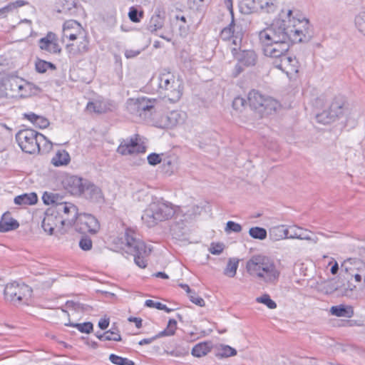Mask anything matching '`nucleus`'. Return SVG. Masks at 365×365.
Segmentation results:
<instances>
[{
	"label": "nucleus",
	"instance_id": "obj_1",
	"mask_svg": "<svg viewBox=\"0 0 365 365\" xmlns=\"http://www.w3.org/2000/svg\"><path fill=\"white\" fill-rule=\"evenodd\" d=\"M259 39L264 54L274 60L287 53L291 46L284 20H276L269 27L259 31Z\"/></svg>",
	"mask_w": 365,
	"mask_h": 365
},
{
	"label": "nucleus",
	"instance_id": "obj_2",
	"mask_svg": "<svg viewBox=\"0 0 365 365\" xmlns=\"http://www.w3.org/2000/svg\"><path fill=\"white\" fill-rule=\"evenodd\" d=\"M246 269L251 276L267 284H275L280 274L274 260L261 255L252 256L247 262Z\"/></svg>",
	"mask_w": 365,
	"mask_h": 365
},
{
	"label": "nucleus",
	"instance_id": "obj_3",
	"mask_svg": "<svg viewBox=\"0 0 365 365\" xmlns=\"http://www.w3.org/2000/svg\"><path fill=\"white\" fill-rule=\"evenodd\" d=\"M121 240L122 249L125 252L133 255L135 264L140 268L146 267L145 258L151 252V249L147 247L145 242L139 238L138 234L134 230L128 228Z\"/></svg>",
	"mask_w": 365,
	"mask_h": 365
},
{
	"label": "nucleus",
	"instance_id": "obj_4",
	"mask_svg": "<svg viewBox=\"0 0 365 365\" xmlns=\"http://www.w3.org/2000/svg\"><path fill=\"white\" fill-rule=\"evenodd\" d=\"M178 207L163 199L151 202L141 217L143 223L153 227L160 222L173 217L178 212Z\"/></svg>",
	"mask_w": 365,
	"mask_h": 365
},
{
	"label": "nucleus",
	"instance_id": "obj_5",
	"mask_svg": "<svg viewBox=\"0 0 365 365\" xmlns=\"http://www.w3.org/2000/svg\"><path fill=\"white\" fill-rule=\"evenodd\" d=\"M16 139L21 150L29 154L38 153L41 146L45 150L52 147L51 142L43 134L30 128L19 130L16 135Z\"/></svg>",
	"mask_w": 365,
	"mask_h": 365
},
{
	"label": "nucleus",
	"instance_id": "obj_6",
	"mask_svg": "<svg viewBox=\"0 0 365 365\" xmlns=\"http://www.w3.org/2000/svg\"><path fill=\"white\" fill-rule=\"evenodd\" d=\"M63 36L71 41L78 40L76 44L67 45L66 49L70 56L75 57L88 51V40L85 31L76 21L71 20L63 24Z\"/></svg>",
	"mask_w": 365,
	"mask_h": 365
},
{
	"label": "nucleus",
	"instance_id": "obj_7",
	"mask_svg": "<svg viewBox=\"0 0 365 365\" xmlns=\"http://www.w3.org/2000/svg\"><path fill=\"white\" fill-rule=\"evenodd\" d=\"M158 92L171 102H177L182 95V83L170 72L162 73L158 78Z\"/></svg>",
	"mask_w": 365,
	"mask_h": 365
},
{
	"label": "nucleus",
	"instance_id": "obj_8",
	"mask_svg": "<svg viewBox=\"0 0 365 365\" xmlns=\"http://www.w3.org/2000/svg\"><path fill=\"white\" fill-rule=\"evenodd\" d=\"M156 103V99L146 97L129 98L126 103V108L132 115L139 116L143 119H148L155 112V104Z\"/></svg>",
	"mask_w": 365,
	"mask_h": 365
},
{
	"label": "nucleus",
	"instance_id": "obj_9",
	"mask_svg": "<svg viewBox=\"0 0 365 365\" xmlns=\"http://www.w3.org/2000/svg\"><path fill=\"white\" fill-rule=\"evenodd\" d=\"M285 31L289 35V43L308 42L312 36V33L309 27V21L306 19L302 20L294 19L292 26L287 25L284 21Z\"/></svg>",
	"mask_w": 365,
	"mask_h": 365
},
{
	"label": "nucleus",
	"instance_id": "obj_10",
	"mask_svg": "<svg viewBox=\"0 0 365 365\" xmlns=\"http://www.w3.org/2000/svg\"><path fill=\"white\" fill-rule=\"evenodd\" d=\"M4 293L7 301L13 304H20L28 300L31 295L32 289L25 284L14 282L6 284Z\"/></svg>",
	"mask_w": 365,
	"mask_h": 365
},
{
	"label": "nucleus",
	"instance_id": "obj_11",
	"mask_svg": "<svg viewBox=\"0 0 365 365\" xmlns=\"http://www.w3.org/2000/svg\"><path fill=\"white\" fill-rule=\"evenodd\" d=\"M57 215L63 220L66 226L71 227L77 220L78 212L77 207L71 202H63L56 206H51Z\"/></svg>",
	"mask_w": 365,
	"mask_h": 365
},
{
	"label": "nucleus",
	"instance_id": "obj_12",
	"mask_svg": "<svg viewBox=\"0 0 365 365\" xmlns=\"http://www.w3.org/2000/svg\"><path fill=\"white\" fill-rule=\"evenodd\" d=\"M275 68L282 71L287 76L292 77L299 71V64L295 57L289 55L288 52L273 61Z\"/></svg>",
	"mask_w": 365,
	"mask_h": 365
},
{
	"label": "nucleus",
	"instance_id": "obj_13",
	"mask_svg": "<svg viewBox=\"0 0 365 365\" xmlns=\"http://www.w3.org/2000/svg\"><path fill=\"white\" fill-rule=\"evenodd\" d=\"M63 226H66V224L61 217L57 215L53 208L51 206L48 208L41 223L44 231L53 235L55 228H62Z\"/></svg>",
	"mask_w": 365,
	"mask_h": 365
},
{
	"label": "nucleus",
	"instance_id": "obj_14",
	"mask_svg": "<svg viewBox=\"0 0 365 365\" xmlns=\"http://www.w3.org/2000/svg\"><path fill=\"white\" fill-rule=\"evenodd\" d=\"M146 148L143 144L138 142L137 138H130L123 140L118 146L117 151L118 153L125 155L134 153H145Z\"/></svg>",
	"mask_w": 365,
	"mask_h": 365
},
{
	"label": "nucleus",
	"instance_id": "obj_15",
	"mask_svg": "<svg viewBox=\"0 0 365 365\" xmlns=\"http://www.w3.org/2000/svg\"><path fill=\"white\" fill-rule=\"evenodd\" d=\"M231 51L237 61L245 67L253 66L257 63V55L253 50L238 51L237 47H233Z\"/></svg>",
	"mask_w": 365,
	"mask_h": 365
},
{
	"label": "nucleus",
	"instance_id": "obj_16",
	"mask_svg": "<svg viewBox=\"0 0 365 365\" xmlns=\"http://www.w3.org/2000/svg\"><path fill=\"white\" fill-rule=\"evenodd\" d=\"M38 46L41 50L50 53L58 54L61 51L57 36L53 32H48L45 37L41 38L38 41Z\"/></svg>",
	"mask_w": 365,
	"mask_h": 365
},
{
	"label": "nucleus",
	"instance_id": "obj_17",
	"mask_svg": "<svg viewBox=\"0 0 365 365\" xmlns=\"http://www.w3.org/2000/svg\"><path fill=\"white\" fill-rule=\"evenodd\" d=\"M79 230L82 232L96 234L100 229L98 220L90 214H83L79 218Z\"/></svg>",
	"mask_w": 365,
	"mask_h": 365
},
{
	"label": "nucleus",
	"instance_id": "obj_18",
	"mask_svg": "<svg viewBox=\"0 0 365 365\" xmlns=\"http://www.w3.org/2000/svg\"><path fill=\"white\" fill-rule=\"evenodd\" d=\"M174 216L175 219L170 226V232L174 238L179 239L185 235L186 224L188 220L178 210Z\"/></svg>",
	"mask_w": 365,
	"mask_h": 365
},
{
	"label": "nucleus",
	"instance_id": "obj_19",
	"mask_svg": "<svg viewBox=\"0 0 365 365\" xmlns=\"http://www.w3.org/2000/svg\"><path fill=\"white\" fill-rule=\"evenodd\" d=\"M87 180L73 175L68 177L64 181L66 189L73 195H80L83 191Z\"/></svg>",
	"mask_w": 365,
	"mask_h": 365
},
{
	"label": "nucleus",
	"instance_id": "obj_20",
	"mask_svg": "<svg viewBox=\"0 0 365 365\" xmlns=\"http://www.w3.org/2000/svg\"><path fill=\"white\" fill-rule=\"evenodd\" d=\"M185 114L184 113L173 110L162 117V121L164 125L168 128H173L184 122Z\"/></svg>",
	"mask_w": 365,
	"mask_h": 365
},
{
	"label": "nucleus",
	"instance_id": "obj_21",
	"mask_svg": "<svg viewBox=\"0 0 365 365\" xmlns=\"http://www.w3.org/2000/svg\"><path fill=\"white\" fill-rule=\"evenodd\" d=\"M82 194L85 197L90 199L94 202H101L103 200V194L101 190L96 185L88 182V181L84 186Z\"/></svg>",
	"mask_w": 365,
	"mask_h": 365
},
{
	"label": "nucleus",
	"instance_id": "obj_22",
	"mask_svg": "<svg viewBox=\"0 0 365 365\" xmlns=\"http://www.w3.org/2000/svg\"><path fill=\"white\" fill-rule=\"evenodd\" d=\"M19 227V223L17 220L12 218L10 213H4L0 220V232H6L11 230H14Z\"/></svg>",
	"mask_w": 365,
	"mask_h": 365
},
{
	"label": "nucleus",
	"instance_id": "obj_23",
	"mask_svg": "<svg viewBox=\"0 0 365 365\" xmlns=\"http://www.w3.org/2000/svg\"><path fill=\"white\" fill-rule=\"evenodd\" d=\"M266 97L259 91L252 90L248 94V101L251 107L259 112L262 111V106Z\"/></svg>",
	"mask_w": 365,
	"mask_h": 365
},
{
	"label": "nucleus",
	"instance_id": "obj_24",
	"mask_svg": "<svg viewBox=\"0 0 365 365\" xmlns=\"http://www.w3.org/2000/svg\"><path fill=\"white\" fill-rule=\"evenodd\" d=\"M307 230H303L301 227H292L289 230V234L288 236V239H299V240H304L307 241H311L314 243L317 242V238L311 237L307 233Z\"/></svg>",
	"mask_w": 365,
	"mask_h": 365
},
{
	"label": "nucleus",
	"instance_id": "obj_25",
	"mask_svg": "<svg viewBox=\"0 0 365 365\" xmlns=\"http://www.w3.org/2000/svg\"><path fill=\"white\" fill-rule=\"evenodd\" d=\"M14 201L18 205H33L37 202L38 197L35 192L25 193L16 196Z\"/></svg>",
	"mask_w": 365,
	"mask_h": 365
},
{
	"label": "nucleus",
	"instance_id": "obj_26",
	"mask_svg": "<svg viewBox=\"0 0 365 365\" xmlns=\"http://www.w3.org/2000/svg\"><path fill=\"white\" fill-rule=\"evenodd\" d=\"M24 118L31 122L36 127L46 128L49 125V121L43 116L38 115L34 113L24 114Z\"/></svg>",
	"mask_w": 365,
	"mask_h": 365
},
{
	"label": "nucleus",
	"instance_id": "obj_27",
	"mask_svg": "<svg viewBox=\"0 0 365 365\" xmlns=\"http://www.w3.org/2000/svg\"><path fill=\"white\" fill-rule=\"evenodd\" d=\"M259 8L263 9L264 5L259 4L256 0H245L240 5L241 12L244 14L256 12Z\"/></svg>",
	"mask_w": 365,
	"mask_h": 365
},
{
	"label": "nucleus",
	"instance_id": "obj_28",
	"mask_svg": "<svg viewBox=\"0 0 365 365\" xmlns=\"http://www.w3.org/2000/svg\"><path fill=\"white\" fill-rule=\"evenodd\" d=\"M86 109L89 112L101 114L106 113L109 110L108 105L102 101H90L86 106Z\"/></svg>",
	"mask_w": 365,
	"mask_h": 365
},
{
	"label": "nucleus",
	"instance_id": "obj_29",
	"mask_svg": "<svg viewBox=\"0 0 365 365\" xmlns=\"http://www.w3.org/2000/svg\"><path fill=\"white\" fill-rule=\"evenodd\" d=\"M332 315L350 318L354 315V310L351 307L338 305L333 306L330 309Z\"/></svg>",
	"mask_w": 365,
	"mask_h": 365
},
{
	"label": "nucleus",
	"instance_id": "obj_30",
	"mask_svg": "<svg viewBox=\"0 0 365 365\" xmlns=\"http://www.w3.org/2000/svg\"><path fill=\"white\" fill-rule=\"evenodd\" d=\"M289 234V230L286 228L284 225L273 227L269 230V236L273 240L288 238Z\"/></svg>",
	"mask_w": 365,
	"mask_h": 365
},
{
	"label": "nucleus",
	"instance_id": "obj_31",
	"mask_svg": "<svg viewBox=\"0 0 365 365\" xmlns=\"http://www.w3.org/2000/svg\"><path fill=\"white\" fill-rule=\"evenodd\" d=\"M240 26L236 25L235 23L234 18H232V21L230 24L225 27L220 32V38L223 41H230L232 38L235 35L236 32H238L237 30Z\"/></svg>",
	"mask_w": 365,
	"mask_h": 365
},
{
	"label": "nucleus",
	"instance_id": "obj_32",
	"mask_svg": "<svg viewBox=\"0 0 365 365\" xmlns=\"http://www.w3.org/2000/svg\"><path fill=\"white\" fill-rule=\"evenodd\" d=\"M211 347V342L210 341L200 342L194 346L191 354L195 357H202L210 351Z\"/></svg>",
	"mask_w": 365,
	"mask_h": 365
},
{
	"label": "nucleus",
	"instance_id": "obj_33",
	"mask_svg": "<svg viewBox=\"0 0 365 365\" xmlns=\"http://www.w3.org/2000/svg\"><path fill=\"white\" fill-rule=\"evenodd\" d=\"M43 202L46 205L56 206L59 203H63V197L56 192H45L42 196Z\"/></svg>",
	"mask_w": 365,
	"mask_h": 365
},
{
	"label": "nucleus",
	"instance_id": "obj_34",
	"mask_svg": "<svg viewBox=\"0 0 365 365\" xmlns=\"http://www.w3.org/2000/svg\"><path fill=\"white\" fill-rule=\"evenodd\" d=\"M279 106L280 104L277 101L271 97H266L262 112L267 115L272 114V113L276 111Z\"/></svg>",
	"mask_w": 365,
	"mask_h": 365
},
{
	"label": "nucleus",
	"instance_id": "obj_35",
	"mask_svg": "<svg viewBox=\"0 0 365 365\" xmlns=\"http://www.w3.org/2000/svg\"><path fill=\"white\" fill-rule=\"evenodd\" d=\"M28 2L24 1V0H17L14 2L9 3L4 7L0 9V19L5 18L7 14L11 11H13L14 9L23 6L26 4H27Z\"/></svg>",
	"mask_w": 365,
	"mask_h": 365
},
{
	"label": "nucleus",
	"instance_id": "obj_36",
	"mask_svg": "<svg viewBox=\"0 0 365 365\" xmlns=\"http://www.w3.org/2000/svg\"><path fill=\"white\" fill-rule=\"evenodd\" d=\"M70 161V156L68 153L65 151H58L52 158V163L55 166H61L67 165Z\"/></svg>",
	"mask_w": 365,
	"mask_h": 365
},
{
	"label": "nucleus",
	"instance_id": "obj_37",
	"mask_svg": "<svg viewBox=\"0 0 365 365\" xmlns=\"http://www.w3.org/2000/svg\"><path fill=\"white\" fill-rule=\"evenodd\" d=\"M163 24L164 20L160 15H153L148 24L147 29L151 33H153L160 29Z\"/></svg>",
	"mask_w": 365,
	"mask_h": 365
},
{
	"label": "nucleus",
	"instance_id": "obj_38",
	"mask_svg": "<svg viewBox=\"0 0 365 365\" xmlns=\"http://www.w3.org/2000/svg\"><path fill=\"white\" fill-rule=\"evenodd\" d=\"M178 211L182 214V216L184 217H187V220H192L193 217H195L196 215H198L200 214L202 207L197 206V205H192L190 207H187L186 210H181L179 207H178Z\"/></svg>",
	"mask_w": 365,
	"mask_h": 365
},
{
	"label": "nucleus",
	"instance_id": "obj_39",
	"mask_svg": "<svg viewBox=\"0 0 365 365\" xmlns=\"http://www.w3.org/2000/svg\"><path fill=\"white\" fill-rule=\"evenodd\" d=\"M236 354L237 351L234 348L228 345H220L217 349L216 356L220 358H224L235 356Z\"/></svg>",
	"mask_w": 365,
	"mask_h": 365
},
{
	"label": "nucleus",
	"instance_id": "obj_40",
	"mask_svg": "<svg viewBox=\"0 0 365 365\" xmlns=\"http://www.w3.org/2000/svg\"><path fill=\"white\" fill-rule=\"evenodd\" d=\"M249 235L254 239L263 240L267 238V230L260 227H252L249 230Z\"/></svg>",
	"mask_w": 365,
	"mask_h": 365
},
{
	"label": "nucleus",
	"instance_id": "obj_41",
	"mask_svg": "<svg viewBox=\"0 0 365 365\" xmlns=\"http://www.w3.org/2000/svg\"><path fill=\"white\" fill-rule=\"evenodd\" d=\"M239 260L230 259L226 268L224 270V274L230 277H234L236 274L238 267Z\"/></svg>",
	"mask_w": 365,
	"mask_h": 365
},
{
	"label": "nucleus",
	"instance_id": "obj_42",
	"mask_svg": "<svg viewBox=\"0 0 365 365\" xmlns=\"http://www.w3.org/2000/svg\"><path fill=\"white\" fill-rule=\"evenodd\" d=\"M176 329L177 322L176 320L171 319L168 321V324L166 329L159 332L157 334V337L160 338L166 336H173L175 334Z\"/></svg>",
	"mask_w": 365,
	"mask_h": 365
},
{
	"label": "nucleus",
	"instance_id": "obj_43",
	"mask_svg": "<svg viewBox=\"0 0 365 365\" xmlns=\"http://www.w3.org/2000/svg\"><path fill=\"white\" fill-rule=\"evenodd\" d=\"M329 110L331 113L332 118H339L344 113L343 104L337 101L331 103L329 107Z\"/></svg>",
	"mask_w": 365,
	"mask_h": 365
},
{
	"label": "nucleus",
	"instance_id": "obj_44",
	"mask_svg": "<svg viewBox=\"0 0 365 365\" xmlns=\"http://www.w3.org/2000/svg\"><path fill=\"white\" fill-rule=\"evenodd\" d=\"M110 361L115 365H135L134 361L114 354L109 356Z\"/></svg>",
	"mask_w": 365,
	"mask_h": 365
},
{
	"label": "nucleus",
	"instance_id": "obj_45",
	"mask_svg": "<svg viewBox=\"0 0 365 365\" xmlns=\"http://www.w3.org/2000/svg\"><path fill=\"white\" fill-rule=\"evenodd\" d=\"M354 23L358 31L365 36V11L356 16Z\"/></svg>",
	"mask_w": 365,
	"mask_h": 365
},
{
	"label": "nucleus",
	"instance_id": "obj_46",
	"mask_svg": "<svg viewBox=\"0 0 365 365\" xmlns=\"http://www.w3.org/2000/svg\"><path fill=\"white\" fill-rule=\"evenodd\" d=\"M35 66L36 71L41 73H45L49 68L56 69V66L53 63L40 59L36 61Z\"/></svg>",
	"mask_w": 365,
	"mask_h": 365
},
{
	"label": "nucleus",
	"instance_id": "obj_47",
	"mask_svg": "<svg viewBox=\"0 0 365 365\" xmlns=\"http://www.w3.org/2000/svg\"><path fill=\"white\" fill-rule=\"evenodd\" d=\"M331 115H331V111L329 110V109H328L327 110H324L320 114H318L317 115V119L318 122H319L321 123L328 124V123H330L334 121L336 119H337L336 118H332Z\"/></svg>",
	"mask_w": 365,
	"mask_h": 365
},
{
	"label": "nucleus",
	"instance_id": "obj_48",
	"mask_svg": "<svg viewBox=\"0 0 365 365\" xmlns=\"http://www.w3.org/2000/svg\"><path fill=\"white\" fill-rule=\"evenodd\" d=\"M257 302L266 305L269 309H273L277 307V304L273 301L269 294H264L261 297H257Z\"/></svg>",
	"mask_w": 365,
	"mask_h": 365
},
{
	"label": "nucleus",
	"instance_id": "obj_49",
	"mask_svg": "<svg viewBox=\"0 0 365 365\" xmlns=\"http://www.w3.org/2000/svg\"><path fill=\"white\" fill-rule=\"evenodd\" d=\"M103 337L105 341H120L122 339L119 331L114 329L105 331Z\"/></svg>",
	"mask_w": 365,
	"mask_h": 365
},
{
	"label": "nucleus",
	"instance_id": "obj_50",
	"mask_svg": "<svg viewBox=\"0 0 365 365\" xmlns=\"http://www.w3.org/2000/svg\"><path fill=\"white\" fill-rule=\"evenodd\" d=\"M242 230V226L234 221H228L225 227V232L227 234H230L231 232L239 233Z\"/></svg>",
	"mask_w": 365,
	"mask_h": 365
},
{
	"label": "nucleus",
	"instance_id": "obj_51",
	"mask_svg": "<svg viewBox=\"0 0 365 365\" xmlns=\"http://www.w3.org/2000/svg\"><path fill=\"white\" fill-rule=\"evenodd\" d=\"M72 327H76L81 333H91L93 329V325L91 322H84L82 324H71Z\"/></svg>",
	"mask_w": 365,
	"mask_h": 365
},
{
	"label": "nucleus",
	"instance_id": "obj_52",
	"mask_svg": "<svg viewBox=\"0 0 365 365\" xmlns=\"http://www.w3.org/2000/svg\"><path fill=\"white\" fill-rule=\"evenodd\" d=\"M188 297L190 299V300L195 304L199 306V307H204L205 305V301L204 299L199 297L195 291H192V293H189L188 294Z\"/></svg>",
	"mask_w": 365,
	"mask_h": 365
},
{
	"label": "nucleus",
	"instance_id": "obj_53",
	"mask_svg": "<svg viewBox=\"0 0 365 365\" xmlns=\"http://www.w3.org/2000/svg\"><path fill=\"white\" fill-rule=\"evenodd\" d=\"M128 16L133 22H139L140 18L143 16V13L138 11V10L135 7H131L130 9V11L128 13Z\"/></svg>",
	"mask_w": 365,
	"mask_h": 365
},
{
	"label": "nucleus",
	"instance_id": "obj_54",
	"mask_svg": "<svg viewBox=\"0 0 365 365\" xmlns=\"http://www.w3.org/2000/svg\"><path fill=\"white\" fill-rule=\"evenodd\" d=\"M18 86L19 90L16 92V95H19L21 97H25L29 95L27 89L31 88V85L29 83L25 82L23 80V83H19V85Z\"/></svg>",
	"mask_w": 365,
	"mask_h": 365
},
{
	"label": "nucleus",
	"instance_id": "obj_55",
	"mask_svg": "<svg viewBox=\"0 0 365 365\" xmlns=\"http://www.w3.org/2000/svg\"><path fill=\"white\" fill-rule=\"evenodd\" d=\"M246 103L247 101L245 98L236 97L232 101V108L236 110L241 111L244 108Z\"/></svg>",
	"mask_w": 365,
	"mask_h": 365
},
{
	"label": "nucleus",
	"instance_id": "obj_56",
	"mask_svg": "<svg viewBox=\"0 0 365 365\" xmlns=\"http://www.w3.org/2000/svg\"><path fill=\"white\" fill-rule=\"evenodd\" d=\"M19 83H23V79L14 78L10 79L6 86H9L10 90L16 94V92L19 90L18 86L19 85Z\"/></svg>",
	"mask_w": 365,
	"mask_h": 365
},
{
	"label": "nucleus",
	"instance_id": "obj_57",
	"mask_svg": "<svg viewBox=\"0 0 365 365\" xmlns=\"http://www.w3.org/2000/svg\"><path fill=\"white\" fill-rule=\"evenodd\" d=\"M92 241L88 237H83L79 242V247L84 251H88L92 248Z\"/></svg>",
	"mask_w": 365,
	"mask_h": 365
},
{
	"label": "nucleus",
	"instance_id": "obj_58",
	"mask_svg": "<svg viewBox=\"0 0 365 365\" xmlns=\"http://www.w3.org/2000/svg\"><path fill=\"white\" fill-rule=\"evenodd\" d=\"M224 250L222 243H212L209 249L212 255H220Z\"/></svg>",
	"mask_w": 365,
	"mask_h": 365
},
{
	"label": "nucleus",
	"instance_id": "obj_59",
	"mask_svg": "<svg viewBox=\"0 0 365 365\" xmlns=\"http://www.w3.org/2000/svg\"><path fill=\"white\" fill-rule=\"evenodd\" d=\"M148 162L151 165H156L161 162V157L159 154L157 153H151L148 158Z\"/></svg>",
	"mask_w": 365,
	"mask_h": 365
},
{
	"label": "nucleus",
	"instance_id": "obj_60",
	"mask_svg": "<svg viewBox=\"0 0 365 365\" xmlns=\"http://www.w3.org/2000/svg\"><path fill=\"white\" fill-rule=\"evenodd\" d=\"M63 9L71 11L76 6V0H64L63 3Z\"/></svg>",
	"mask_w": 365,
	"mask_h": 365
},
{
	"label": "nucleus",
	"instance_id": "obj_61",
	"mask_svg": "<svg viewBox=\"0 0 365 365\" xmlns=\"http://www.w3.org/2000/svg\"><path fill=\"white\" fill-rule=\"evenodd\" d=\"M145 306L150 308H155L159 310H161V309H164L163 304L159 302H155L151 299H147L145 302Z\"/></svg>",
	"mask_w": 365,
	"mask_h": 365
},
{
	"label": "nucleus",
	"instance_id": "obj_62",
	"mask_svg": "<svg viewBox=\"0 0 365 365\" xmlns=\"http://www.w3.org/2000/svg\"><path fill=\"white\" fill-rule=\"evenodd\" d=\"M140 53L139 50L127 49L125 51V56L127 58H135Z\"/></svg>",
	"mask_w": 365,
	"mask_h": 365
},
{
	"label": "nucleus",
	"instance_id": "obj_63",
	"mask_svg": "<svg viewBox=\"0 0 365 365\" xmlns=\"http://www.w3.org/2000/svg\"><path fill=\"white\" fill-rule=\"evenodd\" d=\"M242 36V34L241 33L240 31H239L238 32H236L235 35L232 38V44H234L235 46H237L241 42Z\"/></svg>",
	"mask_w": 365,
	"mask_h": 365
},
{
	"label": "nucleus",
	"instance_id": "obj_64",
	"mask_svg": "<svg viewBox=\"0 0 365 365\" xmlns=\"http://www.w3.org/2000/svg\"><path fill=\"white\" fill-rule=\"evenodd\" d=\"M128 321L134 322L135 324V327L138 329H140L142 327L143 320L140 318L130 317L128 318Z\"/></svg>",
	"mask_w": 365,
	"mask_h": 365
}]
</instances>
